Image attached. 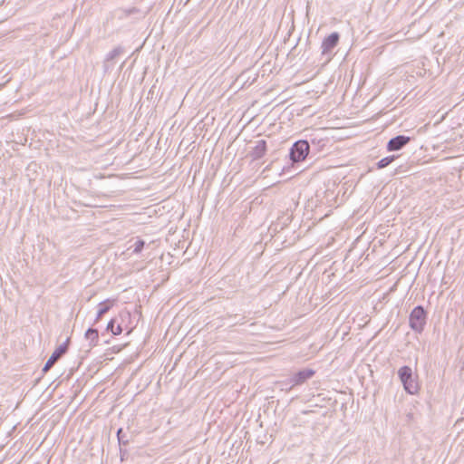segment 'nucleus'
<instances>
[{"instance_id":"4468645a","label":"nucleus","mask_w":464,"mask_h":464,"mask_svg":"<svg viewBox=\"0 0 464 464\" xmlns=\"http://www.w3.org/2000/svg\"><path fill=\"white\" fill-rule=\"evenodd\" d=\"M395 159H396L395 156H388V157L382 159L377 163L378 169H383V168L389 166Z\"/></svg>"},{"instance_id":"7ed1b4c3","label":"nucleus","mask_w":464,"mask_h":464,"mask_svg":"<svg viewBox=\"0 0 464 464\" xmlns=\"http://www.w3.org/2000/svg\"><path fill=\"white\" fill-rule=\"evenodd\" d=\"M309 142L307 140H298L294 143L290 150V159L294 162L304 160L309 152Z\"/></svg>"},{"instance_id":"9b49d317","label":"nucleus","mask_w":464,"mask_h":464,"mask_svg":"<svg viewBox=\"0 0 464 464\" xmlns=\"http://www.w3.org/2000/svg\"><path fill=\"white\" fill-rule=\"evenodd\" d=\"M322 132L323 130H318L310 135L312 145H316L319 147V149H323L328 143V139L320 135Z\"/></svg>"},{"instance_id":"20e7f679","label":"nucleus","mask_w":464,"mask_h":464,"mask_svg":"<svg viewBox=\"0 0 464 464\" xmlns=\"http://www.w3.org/2000/svg\"><path fill=\"white\" fill-rule=\"evenodd\" d=\"M315 374V372L312 369H304L295 373L291 378L288 379L290 386L285 388L291 390L295 386L304 383L307 380L311 379Z\"/></svg>"},{"instance_id":"dca6fc26","label":"nucleus","mask_w":464,"mask_h":464,"mask_svg":"<svg viewBox=\"0 0 464 464\" xmlns=\"http://www.w3.org/2000/svg\"><path fill=\"white\" fill-rule=\"evenodd\" d=\"M276 385L278 387H280V389L282 391H286L288 392L289 390H286L285 388L289 387L290 386V383L288 382V379L287 380H285V381H279L276 382Z\"/></svg>"},{"instance_id":"f03ea898","label":"nucleus","mask_w":464,"mask_h":464,"mask_svg":"<svg viewBox=\"0 0 464 464\" xmlns=\"http://www.w3.org/2000/svg\"><path fill=\"white\" fill-rule=\"evenodd\" d=\"M409 324L413 331L417 333L423 331L426 324V312L422 306L418 305L413 308L409 317Z\"/></svg>"},{"instance_id":"ddd939ff","label":"nucleus","mask_w":464,"mask_h":464,"mask_svg":"<svg viewBox=\"0 0 464 464\" xmlns=\"http://www.w3.org/2000/svg\"><path fill=\"white\" fill-rule=\"evenodd\" d=\"M106 330L111 332L112 334H114V335H119L122 332V328H121V326L120 324L115 326V320L114 319H111L108 323Z\"/></svg>"},{"instance_id":"f8f14e48","label":"nucleus","mask_w":464,"mask_h":464,"mask_svg":"<svg viewBox=\"0 0 464 464\" xmlns=\"http://www.w3.org/2000/svg\"><path fill=\"white\" fill-rule=\"evenodd\" d=\"M114 301L111 300H106L99 304L98 305V312L96 314V318L94 320V323H98L103 314H105L111 307L113 305Z\"/></svg>"},{"instance_id":"1a4fd4ad","label":"nucleus","mask_w":464,"mask_h":464,"mask_svg":"<svg viewBox=\"0 0 464 464\" xmlns=\"http://www.w3.org/2000/svg\"><path fill=\"white\" fill-rule=\"evenodd\" d=\"M266 152V142L264 140H256L252 150L249 152V156L253 160H256L264 157Z\"/></svg>"},{"instance_id":"423d86ee","label":"nucleus","mask_w":464,"mask_h":464,"mask_svg":"<svg viewBox=\"0 0 464 464\" xmlns=\"http://www.w3.org/2000/svg\"><path fill=\"white\" fill-rule=\"evenodd\" d=\"M123 53L124 48L121 46H117L107 53L103 62V71L105 73L111 72L113 69L116 58Z\"/></svg>"},{"instance_id":"39448f33","label":"nucleus","mask_w":464,"mask_h":464,"mask_svg":"<svg viewBox=\"0 0 464 464\" xmlns=\"http://www.w3.org/2000/svg\"><path fill=\"white\" fill-rule=\"evenodd\" d=\"M69 339H67L63 343L59 345L54 352L52 353L43 368V372H48L53 364L67 352L68 350Z\"/></svg>"},{"instance_id":"6e6552de","label":"nucleus","mask_w":464,"mask_h":464,"mask_svg":"<svg viewBox=\"0 0 464 464\" xmlns=\"http://www.w3.org/2000/svg\"><path fill=\"white\" fill-rule=\"evenodd\" d=\"M339 38V34L336 32L332 33L329 36L324 38L321 45L322 53L326 54L330 53L337 45Z\"/></svg>"},{"instance_id":"0eeeda50","label":"nucleus","mask_w":464,"mask_h":464,"mask_svg":"<svg viewBox=\"0 0 464 464\" xmlns=\"http://www.w3.org/2000/svg\"><path fill=\"white\" fill-rule=\"evenodd\" d=\"M411 140V138L404 135H398L388 141L387 150L396 151L402 149Z\"/></svg>"},{"instance_id":"2eb2a0df","label":"nucleus","mask_w":464,"mask_h":464,"mask_svg":"<svg viewBox=\"0 0 464 464\" xmlns=\"http://www.w3.org/2000/svg\"><path fill=\"white\" fill-rule=\"evenodd\" d=\"M144 245H145L144 240H142V239H138V240H136V241H135V243L133 244V246H130L129 247V249L133 248V250H132V251H133V253H134V254H139V253H140V252H141V250H142V248H143Z\"/></svg>"},{"instance_id":"f257e3e1","label":"nucleus","mask_w":464,"mask_h":464,"mask_svg":"<svg viewBox=\"0 0 464 464\" xmlns=\"http://www.w3.org/2000/svg\"><path fill=\"white\" fill-rule=\"evenodd\" d=\"M398 376L401 382L403 388L409 394H416L419 391V384L412 374L410 366L404 365L398 370Z\"/></svg>"},{"instance_id":"9d476101","label":"nucleus","mask_w":464,"mask_h":464,"mask_svg":"<svg viewBox=\"0 0 464 464\" xmlns=\"http://www.w3.org/2000/svg\"><path fill=\"white\" fill-rule=\"evenodd\" d=\"M85 340L89 343V348H93L99 343V332L97 329L89 328L84 334Z\"/></svg>"}]
</instances>
